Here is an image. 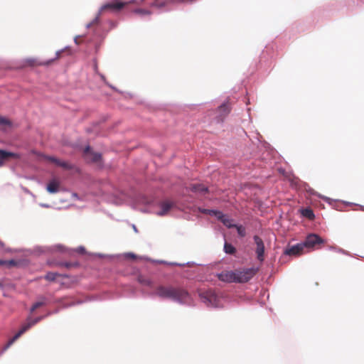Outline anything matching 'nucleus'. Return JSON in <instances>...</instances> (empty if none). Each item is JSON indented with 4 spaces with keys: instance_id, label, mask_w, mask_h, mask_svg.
Returning a JSON list of instances; mask_svg holds the SVG:
<instances>
[{
    "instance_id": "nucleus-1",
    "label": "nucleus",
    "mask_w": 364,
    "mask_h": 364,
    "mask_svg": "<svg viewBox=\"0 0 364 364\" xmlns=\"http://www.w3.org/2000/svg\"><path fill=\"white\" fill-rule=\"evenodd\" d=\"M150 296H157L163 300H170L181 305L190 306L193 303L191 295L186 289L171 285H159L150 294Z\"/></svg>"
},
{
    "instance_id": "nucleus-2",
    "label": "nucleus",
    "mask_w": 364,
    "mask_h": 364,
    "mask_svg": "<svg viewBox=\"0 0 364 364\" xmlns=\"http://www.w3.org/2000/svg\"><path fill=\"white\" fill-rule=\"evenodd\" d=\"M254 267L228 271L220 274V279L226 282L245 283L250 281L257 273Z\"/></svg>"
},
{
    "instance_id": "nucleus-3",
    "label": "nucleus",
    "mask_w": 364,
    "mask_h": 364,
    "mask_svg": "<svg viewBox=\"0 0 364 364\" xmlns=\"http://www.w3.org/2000/svg\"><path fill=\"white\" fill-rule=\"evenodd\" d=\"M201 301L209 308H218L222 306L220 298L216 294L214 290L200 289L198 291Z\"/></svg>"
},
{
    "instance_id": "nucleus-4",
    "label": "nucleus",
    "mask_w": 364,
    "mask_h": 364,
    "mask_svg": "<svg viewBox=\"0 0 364 364\" xmlns=\"http://www.w3.org/2000/svg\"><path fill=\"white\" fill-rule=\"evenodd\" d=\"M323 240L317 234L311 233L306 237L304 241L301 243L304 248H314L316 245L323 244Z\"/></svg>"
},
{
    "instance_id": "nucleus-5",
    "label": "nucleus",
    "mask_w": 364,
    "mask_h": 364,
    "mask_svg": "<svg viewBox=\"0 0 364 364\" xmlns=\"http://www.w3.org/2000/svg\"><path fill=\"white\" fill-rule=\"evenodd\" d=\"M253 240L256 244L255 252L257 254V258L259 262H263L264 259V245L262 240L258 236L255 235Z\"/></svg>"
},
{
    "instance_id": "nucleus-6",
    "label": "nucleus",
    "mask_w": 364,
    "mask_h": 364,
    "mask_svg": "<svg viewBox=\"0 0 364 364\" xmlns=\"http://www.w3.org/2000/svg\"><path fill=\"white\" fill-rule=\"evenodd\" d=\"M216 112L217 116L215 117V121L218 123H221L223 122L225 117H227L230 113V108L229 107L228 103L224 102L218 107Z\"/></svg>"
},
{
    "instance_id": "nucleus-7",
    "label": "nucleus",
    "mask_w": 364,
    "mask_h": 364,
    "mask_svg": "<svg viewBox=\"0 0 364 364\" xmlns=\"http://www.w3.org/2000/svg\"><path fill=\"white\" fill-rule=\"evenodd\" d=\"M127 3V2H116V3H107L102 5L99 9L98 14L100 16L102 12L107 9L111 10H120L122 9Z\"/></svg>"
},
{
    "instance_id": "nucleus-8",
    "label": "nucleus",
    "mask_w": 364,
    "mask_h": 364,
    "mask_svg": "<svg viewBox=\"0 0 364 364\" xmlns=\"http://www.w3.org/2000/svg\"><path fill=\"white\" fill-rule=\"evenodd\" d=\"M304 250V247L302 243H298L296 245H292L290 247L285 249L284 253L287 255H299Z\"/></svg>"
},
{
    "instance_id": "nucleus-9",
    "label": "nucleus",
    "mask_w": 364,
    "mask_h": 364,
    "mask_svg": "<svg viewBox=\"0 0 364 364\" xmlns=\"http://www.w3.org/2000/svg\"><path fill=\"white\" fill-rule=\"evenodd\" d=\"M198 211L201 213L207 214L210 216H214L217 219L218 218L223 217V213L220 210H215V209H205L203 208H198Z\"/></svg>"
},
{
    "instance_id": "nucleus-10",
    "label": "nucleus",
    "mask_w": 364,
    "mask_h": 364,
    "mask_svg": "<svg viewBox=\"0 0 364 364\" xmlns=\"http://www.w3.org/2000/svg\"><path fill=\"white\" fill-rule=\"evenodd\" d=\"M7 157H13L15 159H18L20 157L19 154L14 152L7 151L5 150H0V167H1L4 165V161Z\"/></svg>"
},
{
    "instance_id": "nucleus-11",
    "label": "nucleus",
    "mask_w": 364,
    "mask_h": 364,
    "mask_svg": "<svg viewBox=\"0 0 364 364\" xmlns=\"http://www.w3.org/2000/svg\"><path fill=\"white\" fill-rule=\"evenodd\" d=\"M160 210L156 213L157 215L163 216L165 215L171 208L172 203L168 201L162 202L160 204Z\"/></svg>"
},
{
    "instance_id": "nucleus-12",
    "label": "nucleus",
    "mask_w": 364,
    "mask_h": 364,
    "mask_svg": "<svg viewBox=\"0 0 364 364\" xmlns=\"http://www.w3.org/2000/svg\"><path fill=\"white\" fill-rule=\"evenodd\" d=\"M59 182L56 180L50 181L46 186V190L50 193H56L59 191Z\"/></svg>"
},
{
    "instance_id": "nucleus-13",
    "label": "nucleus",
    "mask_w": 364,
    "mask_h": 364,
    "mask_svg": "<svg viewBox=\"0 0 364 364\" xmlns=\"http://www.w3.org/2000/svg\"><path fill=\"white\" fill-rule=\"evenodd\" d=\"M191 190L194 193H197L203 195L208 192V189L207 186H205L203 184L196 183V184H193L191 186Z\"/></svg>"
},
{
    "instance_id": "nucleus-14",
    "label": "nucleus",
    "mask_w": 364,
    "mask_h": 364,
    "mask_svg": "<svg viewBox=\"0 0 364 364\" xmlns=\"http://www.w3.org/2000/svg\"><path fill=\"white\" fill-rule=\"evenodd\" d=\"M44 157H45V159L55 164L56 165H58L60 167L65 168H70L69 164L66 161H60V160L58 159L57 158H55L54 156H45Z\"/></svg>"
},
{
    "instance_id": "nucleus-15",
    "label": "nucleus",
    "mask_w": 364,
    "mask_h": 364,
    "mask_svg": "<svg viewBox=\"0 0 364 364\" xmlns=\"http://www.w3.org/2000/svg\"><path fill=\"white\" fill-rule=\"evenodd\" d=\"M48 299L45 296H41L38 299V301L35 302L31 306L30 311L31 313L33 312L36 309L44 306L47 304Z\"/></svg>"
},
{
    "instance_id": "nucleus-16",
    "label": "nucleus",
    "mask_w": 364,
    "mask_h": 364,
    "mask_svg": "<svg viewBox=\"0 0 364 364\" xmlns=\"http://www.w3.org/2000/svg\"><path fill=\"white\" fill-rule=\"evenodd\" d=\"M218 219L222 222L223 224L227 228H230L236 226L235 224H233V220L225 214H223V217L218 218Z\"/></svg>"
},
{
    "instance_id": "nucleus-17",
    "label": "nucleus",
    "mask_w": 364,
    "mask_h": 364,
    "mask_svg": "<svg viewBox=\"0 0 364 364\" xmlns=\"http://www.w3.org/2000/svg\"><path fill=\"white\" fill-rule=\"evenodd\" d=\"M52 314H53L52 311H49L47 313L46 315H44V316H41L36 317L35 318H28L27 319V322L29 323V325H31V327H32L33 326H34L35 324H36L37 323L41 321L42 319H43L44 318H46L48 316L51 315Z\"/></svg>"
},
{
    "instance_id": "nucleus-18",
    "label": "nucleus",
    "mask_w": 364,
    "mask_h": 364,
    "mask_svg": "<svg viewBox=\"0 0 364 364\" xmlns=\"http://www.w3.org/2000/svg\"><path fill=\"white\" fill-rule=\"evenodd\" d=\"M223 249L224 252L228 255H233L236 252L235 247L232 244L227 242H225Z\"/></svg>"
},
{
    "instance_id": "nucleus-19",
    "label": "nucleus",
    "mask_w": 364,
    "mask_h": 364,
    "mask_svg": "<svg viewBox=\"0 0 364 364\" xmlns=\"http://www.w3.org/2000/svg\"><path fill=\"white\" fill-rule=\"evenodd\" d=\"M21 336V333L17 332L4 347L3 352L6 350Z\"/></svg>"
},
{
    "instance_id": "nucleus-20",
    "label": "nucleus",
    "mask_w": 364,
    "mask_h": 364,
    "mask_svg": "<svg viewBox=\"0 0 364 364\" xmlns=\"http://www.w3.org/2000/svg\"><path fill=\"white\" fill-rule=\"evenodd\" d=\"M60 267H64L65 268L70 269L72 267H77L79 266V263L77 262H61L58 264Z\"/></svg>"
},
{
    "instance_id": "nucleus-21",
    "label": "nucleus",
    "mask_w": 364,
    "mask_h": 364,
    "mask_svg": "<svg viewBox=\"0 0 364 364\" xmlns=\"http://www.w3.org/2000/svg\"><path fill=\"white\" fill-rule=\"evenodd\" d=\"M134 14H140V15H151L152 12L148 9H135L133 10Z\"/></svg>"
},
{
    "instance_id": "nucleus-22",
    "label": "nucleus",
    "mask_w": 364,
    "mask_h": 364,
    "mask_svg": "<svg viewBox=\"0 0 364 364\" xmlns=\"http://www.w3.org/2000/svg\"><path fill=\"white\" fill-rule=\"evenodd\" d=\"M302 214H303V215H304L310 219H312L314 218V214L312 210H311L310 208H306V209L303 210Z\"/></svg>"
},
{
    "instance_id": "nucleus-23",
    "label": "nucleus",
    "mask_w": 364,
    "mask_h": 364,
    "mask_svg": "<svg viewBox=\"0 0 364 364\" xmlns=\"http://www.w3.org/2000/svg\"><path fill=\"white\" fill-rule=\"evenodd\" d=\"M57 276L58 274L55 272H48L45 276V279L48 281H55Z\"/></svg>"
},
{
    "instance_id": "nucleus-24",
    "label": "nucleus",
    "mask_w": 364,
    "mask_h": 364,
    "mask_svg": "<svg viewBox=\"0 0 364 364\" xmlns=\"http://www.w3.org/2000/svg\"><path fill=\"white\" fill-rule=\"evenodd\" d=\"M50 249L53 252H65V247L61 245H55L50 247Z\"/></svg>"
},
{
    "instance_id": "nucleus-25",
    "label": "nucleus",
    "mask_w": 364,
    "mask_h": 364,
    "mask_svg": "<svg viewBox=\"0 0 364 364\" xmlns=\"http://www.w3.org/2000/svg\"><path fill=\"white\" fill-rule=\"evenodd\" d=\"M100 16L97 14L95 18L86 25V28H90L92 26L100 22Z\"/></svg>"
},
{
    "instance_id": "nucleus-26",
    "label": "nucleus",
    "mask_w": 364,
    "mask_h": 364,
    "mask_svg": "<svg viewBox=\"0 0 364 364\" xmlns=\"http://www.w3.org/2000/svg\"><path fill=\"white\" fill-rule=\"evenodd\" d=\"M0 125L11 126V122L6 117L0 116Z\"/></svg>"
},
{
    "instance_id": "nucleus-27",
    "label": "nucleus",
    "mask_w": 364,
    "mask_h": 364,
    "mask_svg": "<svg viewBox=\"0 0 364 364\" xmlns=\"http://www.w3.org/2000/svg\"><path fill=\"white\" fill-rule=\"evenodd\" d=\"M31 327V325H29V323L28 322H26L25 324H23L21 328H20V330L18 331V333H21V335H22L23 333H24L26 331H28Z\"/></svg>"
},
{
    "instance_id": "nucleus-28",
    "label": "nucleus",
    "mask_w": 364,
    "mask_h": 364,
    "mask_svg": "<svg viewBox=\"0 0 364 364\" xmlns=\"http://www.w3.org/2000/svg\"><path fill=\"white\" fill-rule=\"evenodd\" d=\"M63 51V50H58L56 53H55V58H52L50 59V60H48V62L46 63H41V64H44V65H48L49 64L50 62L53 61L56 58H58L60 53Z\"/></svg>"
},
{
    "instance_id": "nucleus-29",
    "label": "nucleus",
    "mask_w": 364,
    "mask_h": 364,
    "mask_svg": "<svg viewBox=\"0 0 364 364\" xmlns=\"http://www.w3.org/2000/svg\"><path fill=\"white\" fill-rule=\"evenodd\" d=\"M99 75L100 76L101 79L109 87H111L112 90H116V91H118L117 90V88L115 87H114L113 85L109 84L108 82H107L106 81V79H105V77L104 75L101 74V73H99Z\"/></svg>"
},
{
    "instance_id": "nucleus-30",
    "label": "nucleus",
    "mask_w": 364,
    "mask_h": 364,
    "mask_svg": "<svg viewBox=\"0 0 364 364\" xmlns=\"http://www.w3.org/2000/svg\"><path fill=\"white\" fill-rule=\"evenodd\" d=\"M99 75L100 76L101 79L109 87H111L112 90H116V91H118L117 90V88L115 87H114L113 85L109 84L108 82H107L106 81V79H105V77L104 75L101 74V73H99Z\"/></svg>"
},
{
    "instance_id": "nucleus-31",
    "label": "nucleus",
    "mask_w": 364,
    "mask_h": 364,
    "mask_svg": "<svg viewBox=\"0 0 364 364\" xmlns=\"http://www.w3.org/2000/svg\"><path fill=\"white\" fill-rule=\"evenodd\" d=\"M100 159H101V154H100V153H94L93 154V156H92L93 161L97 162V161H100Z\"/></svg>"
},
{
    "instance_id": "nucleus-32",
    "label": "nucleus",
    "mask_w": 364,
    "mask_h": 364,
    "mask_svg": "<svg viewBox=\"0 0 364 364\" xmlns=\"http://www.w3.org/2000/svg\"><path fill=\"white\" fill-rule=\"evenodd\" d=\"M237 233L242 236V237H244L245 235V229L242 228V226H238L237 227Z\"/></svg>"
},
{
    "instance_id": "nucleus-33",
    "label": "nucleus",
    "mask_w": 364,
    "mask_h": 364,
    "mask_svg": "<svg viewBox=\"0 0 364 364\" xmlns=\"http://www.w3.org/2000/svg\"><path fill=\"white\" fill-rule=\"evenodd\" d=\"M16 264H17V262L13 259H10V260H7V264H6L7 267L16 266Z\"/></svg>"
},
{
    "instance_id": "nucleus-34",
    "label": "nucleus",
    "mask_w": 364,
    "mask_h": 364,
    "mask_svg": "<svg viewBox=\"0 0 364 364\" xmlns=\"http://www.w3.org/2000/svg\"><path fill=\"white\" fill-rule=\"evenodd\" d=\"M75 251L83 254L85 252V249L83 246H80L77 249H75Z\"/></svg>"
},
{
    "instance_id": "nucleus-35",
    "label": "nucleus",
    "mask_w": 364,
    "mask_h": 364,
    "mask_svg": "<svg viewBox=\"0 0 364 364\" xmlns=\"http://www.w3.org/2000/svg\"><path fill=\"white\" fill-rule=\"evenodd\" d=\"M189 262H187V263H185V264H181V263H177V262H171L169 263L170 265H174V266H179V267H183L186 264H188Z\"/></svg>"
},
{
    "instance_id": "nucleus-36",
    "label": "nucleus",
    "mask_w": 364,
    "mask_h": 364,
    "mask_svg": "<svg viewBox=\"0 0 364 364\" xmlns=\"http://www.w3.org/2000/svg\"><path fill=\"white\" fill-rule=\"evenodd\" d=\"M336 252H340V253H342V254H344V255H348V252H346V250L341 249V248H337L336 247Z\"/></svg>"
},
{
    "instance_id": "nucleus-37",
    "label": "nucleus",
    "mask_w": 364,
    "mask_h": 364,
    "mask_svg": "<svg viewBox=\"0 0 364 364\" xmlns=\"http://www.w3.org/2000/svg\"><path fill=\"white\" fill-rule=\"evenodd\" d=\"M127 257L135 258L136 255L134 253L128 252L126 254Z\"/></svg>"
},
{
    "instance_id": "nucleus-38",
    "label": "nucleus",
    "mask_w": 364,
    "mask_h": 364,
    "mask_svg": "<svg viewBox=\"0 0 364 364\" xmlns=\"http://www.w3.org/2000/svg\"><path fill=\"white\" fill-rule=\"evenodd\" d=\"M321 198H322L326 202L328 203H331L330 200H331V198H328V197H326V196H319Z\"/></svg>"
},
{
    "instance_id": "nucleus-39",
    "label": "nucleus",
    "mask_w": 364,
    "mask_h": 364,
    "mask_svg": "<svg viewBox=\"0 0 364 364\" xmlns=\"http://www.w3.org/2000/svg\"><path fill=\"white\" fill-rule=\"evenodd\" d=\"M7 264V260H3L0 259V266L6 265Z\"/></svg>"
},
{
    "instance_id": "nucleus-40",
    "label": "nucleus",
    "mask_w": 364,
    "mask_h": 364,
    "mask_svg": "<svg viewBox=\"0 0 364 364\" xmlns=\"http://www.w3.org/2000/svg\"><path fill=\"white\" fill-rule=\"evenodd\" d=\"M95 255L98 257H100V258L106 257L105 255H102V254H100V253H96V254H95Z\"/></svg>"
},
{
    "instance_id": "nucleus-41",
    "label": "nucleus",
    "mask_w": 364,
    "mask_h": 364,
    "mask_svg": "<svg viewBox=\"0 0 364 364\" xmlns=\"http://www.w3.org/2000/svg\"><path fill=\"white\" fill-rule=\"evenodd\" d=\"M40 205L43 208H49L50 207V205L48 204H46V203H41V204H40Z\"/></svg>"
},
{
    "instance_id": "nucleus-42",
    "label": "nucleus",
    "mask_w": 364,
    "mask_h": 364,
    "mask_svg": "<svg viewBox=\"0 0 364 364\" xmlns=\"http://www.w3.org/2000/svg\"><path fill=\"white\" fill-rule=\"evenodd\" d=\"M94 69H95V71L96 73H97V65L96 63H95V65H94Z\"/></svg>"
},
{
    "instance_id": "nucleus-43",
    "label": "nucleus",
    "mask_w": 364,
    "mask_h": 364,
    "mask_svg": "<svg viewBox=\"0 0 364 364\" xmlns=\"http://www.w3.org/2000/svg\"><path fill=\"white\" fill-rule=\"evenodd\" d=\"M132 227H133V230H134V232H137L138 230H137V228H136V225H133Z\"/></svg>"
},
{
    "instance_id": "nucleus-44",
    "label": "nucleus",
    "mask_w": 364,
    "mask_h": 364,
    "mask_svg": "<svg viewBox=\"0 0 364 364\" xmlns=\"http://www.w3.org/2000/svg\"><path fill=\"white\" fill-rule=\"evenodd\" d=\"M329 250H336V247H329Z\"/></svg>"
},
{
    "instance_id": "nucleus-45",
    "label": "nucleus",
    "mask_w": 364,
    "mask_h": 364,
    "mask_svg": "<svg viewBox=\"0 0 364 364\" xmlns=\"http://www.w3.org/2000/svg\"><path fill=\"white\" fill-rule=\"evenodd\" d=\"M90 146H87L86 147V149H85V151H86V152H87V151H88L90 150Z\"/></svg>"
},
{
    "instance_id": "nucleus-46",
    "label": "nucleus",
    "mask_w": 364,
    "mask_h": 364,
    "mask_svg": "<svg viewBox=\"0 0 364 364\" xmlns=\"http://www.w3.org/2000/svg\"><path fill=\"white\" fill-rule=\"evenodd\" d=\"M4 246V242L0 241V247H3Z\"/></svg>"
},
{
    "instance_id": "nucleus-47",
    "label": "nucleus",
    "mask_w": 364,
    "mask_h": 364,
    "mask_svg": "<svg viewBox=\"0 0 364 364\" xmlns=\"http://www.w3.org/2000/svg\"><path fill=\"white\" fill-rule=\"evenodd\" d=\"M74 41H75V43L76 44H77V37H75V40H74Z\"/></svg>"
},
{
    "instance_id": "nucleus-48",
    "label": "nucleus",
    "mask_w": 364,
    "mask_h": 364,
    "mask_svg": "<svg viewBox=\"0 0 364 364\" xmlns=\"http://www.w3.org/2000/svg\"><path fill=\"white\" fill-rule=\"evenodd\" d=\"M3 288V284L2 283L0 282V289H2Z\"/></svg>"
},
{
    "instance_id": "nucleus-49",
    "label": "nucleus",
    "mask_w": 364,
    "mask_h": 364,
    "mask_svg": "<svg viewBox=\"0 0 364 364\" xmlns=\"http://www.w3.org/2000/svg\"><path fill=\"white\" fill-rule=\"evenodd\" d=\"M135 1V0H131L129 2L130 3H134Z\"/></svg>"
},
{
    "instance_id": "nucleus-50",
    "label": "nucleus",
    "mask_w": 364,
    "mask_h": 364,
    "mask_svg": "<svg viewBox=\"0 0 364 364\" xmlns=\"http://www.w3.org/2000/svg\"><path fill=\"white\" fill-rule=\"evenodd\" d=\"M81 303H82V301H79L76 304H81Z\"/></svg>"
},
{
    "instance_id": "nucleus-51",
    "label": "nucleus",
    "mask_w": 364,
    "mask_h": 364,
    "mask_svg": "<svg viewBox=\"0 0 364 364\" xmlns=\"http://www.w3.org/2000/svg\"><path fill=\"white\" fill-rule=\"evenodd\" d=\"M7 252H11V250L10 249L6 250Z\"/></svg>"
},
{
    "instance_id": "nucleus-52",
    "label": "nucleus",
    "mask_w": 364,
    "mask_h": 364,
    "mask_svg": "<svg viewBox=\"0 0 364 364\" xmlns=\"http://www.w3.org/2000/svg\"><path fill=\"white\" fill-rule=\"evenodd\" d=\"M161 263H166L164 261H160Z\"/></svg>"
}]
</instances>
